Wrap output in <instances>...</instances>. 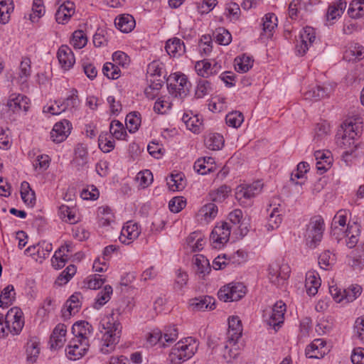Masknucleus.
<instances>
[{"label": "nucleus", "mask_w": 364, "mask_h": 364, "mask_svg": "<svg viewBox=\"0 0 364 364\" xmlns=\"http://www.w3.org/2000/svg\"><path fill=\"white\" fill-rule=\"evenodd\" d=\"M348 14L351 18L364 16V0H353L349 5Z\"/></svg>", "instance_id": "c03bdc74"}, {"label": "nucleus", "mask_w": 364, "mask_h": 364, "mask_svg": "<svg viewBox=\"0 0 364 364\" xmlns=\"http://www.w3.org/2000/svg\"><path fill=\"white\" fill-rule=\"evenodd\" d=\"M40 353V348L38 342L30 341L26 345L27 360L31 363L36 361Z\"/></svg>", "instance_id": "8fccbe9b"}, {"label": "nucleus", "mask_w": 364, "mask_h": 364, "mask_svg": "<svg viewBox=\"0 0 364 364\" xmlns=\"http://www.w3.org/2000/svg\"><path fill=\"white\" fill-rule=\"evenodd\" d=\"M364 58L363 46L354 43L347 49L344 53L343 58L348 61H356Z\"/></svg>", "instance_id": "c756f323"}, {"label": "nucleus", "mask_w": 364, "mask_h": 364, "mask_svg": "<svg viewBox=\"0 0 364 364\" xmlns=\"http://www.w3.org/2000/svg\"><path fill=\"white\" fill-rule=\"evenodd\" d=\"M263 183L260 181L253 182L252 184L247 185L245 187H242L240 190L237 192V198L241 199L252 198L255 196L258 195L262 189Z\"/></svg>", "instance_id": "4be33fe9"}, {"label": "nucleus", "mask_w": 364, "mask_h": 364, "mask_svg": "<svg viewBox=\"0 0 364 364\" xmlns=\"http://www.w3.org/2000/svg\"><path fill=\"white\" fill-rule=\"evenodd\" d=\"M177 329L172 326L166 328L164 333L159 329L154 330L149 333L147 341L151 345H155L157 343L161 342L164 346L166 343H173L177 339Z\"/></svg>", "instance_id": "6e6552de"}, {"label": "nucleus", "mask_w": 364, "mask_h": 364, "mask_svg": "<svg viewBox=\"0 0 364 364\" xmlns=\"http://www.w3.org/2000/svg\"><path fill=\"white\" fill-rule=\"evenodd\" d=\"M140 233V230L137 223H133L129 221L122 228L119 240L122 243H126L127 240H134L138 237Z\"/></svg>", "instance_id": "393cba45"}, {"label": "nucleus", "mask_w": 364, "mask_h": 364, "mask_svg": "<svg viewBox=\"0 0 364 364\" xmlns=\"http://www.w3.org/2000/svg\"><path fill=\"white\" fill-rule=\"evenodd\" d=\"M351 265L358 269H361L364 265V243L359 245L356 248Z\"/></svg>", "instance_id": "bf43d9fd"}, {"label": "nucleus", "mask_w": 364, "mask_h": 364, "mask_svg": "<svg viewBox=\"0 0 364 364\" xmlns=\"http://www.w3.org/2000/svg\"><path fill=\"white\" fill-rule=\"evenodd\" d=\"M165 49L169 55L173 57L181 56L185 51V45L183 41L173 38L166 41Z\"/></svg>", "instance_id": "5701e85b"}, {"label": "nucleus", "mask_w": 364, "mask_h": 364, "mask_svg": "<svg viewBox=\"0 0 364 364\" xmlns=\"http://www.w3.org/2000/svg\"><path fill=\"white\" fill-rule=\"evenodd\" d=\"M348 212L346 210H340L334 216L331 223V236L338 243L342 240L340 235L344 232V228L346 224Z\"/></svg>", "instance_id": "9b49d317"}, {"label": "nucleus", "mask_w": 364, "mask_h": 364, "mask_svg": "<svg viewBox=\"0 0 364 364\" xmlns=\"http://www.w3.org/2000/svg\"><path fill=\"white\" fill-rule=\"evenodd\" d=\"M206 147L213 151L220 150L224 145L223 136L220 134H210L205 139Z\"/></svg>", "instance_id": "c9c22d12"}, {"label": "nucleus", "mask_w": 364, "mask_h": 364, "mask_svg": "<svg viewBox=\"0 0 364 364\" xmlns=\"http://www.w3.org/2000/svg\"><path fill=\"white\" fill-rule=\"evenodd\" d=\"M79 103V99L77 96V91L75 89H73L71 95L68 96L63 103H61L62 110L65 111L68 108H74L77 106Z\"/></svg>", "instance_id": "69168bd1"}, {"label": "nucleus", "mask_w": 364, "mask_h": 364, "mask_svg": "<svg viewBox=\"0 0 364 364\" xmlns=\"http://www.w3.org/2000/svg\"><path fill=\"white\" fill-rule=\"evenodd\" d=\"M362 288L359 285H351L347 289L343 290V299L347 302L354 301L361 294Z\"/></svg>", "instance_id": "6e6d98bb"}, {"label": "nucleus", "mask_w": 364, "mask_h": 364, "mask_svg": "<svg viewBox=\"0 0 364 364\" xmlns=\"http://www.w3.org/2000/svg\"><path fill=\"white\" fill-rule=\"evenodd\" d=\"M68 259V255L64 253V248H59L51 259L52 266L56 269H61L65 265Z\"/></svg>", "instance_id": "09e8293b"}, {"label": "nucleus", "mask_w": 364, "mask_h": 364, "mask_svg": "<svg viewBox=\"0 0 364 364\" xmlns=\"http://www.w3.org/2000/svg\"><path fill=\"white\" fill-rule=\"evenodd\" d=\"M194 264L197 267V274L203 278L211 271L209 260L203 255H196Z\"/></svg>", "instance_id": "f704fd0d"}, {"label": "nucleus", "mask_w": 364, "mask_h": 364, "mask_svg": "<svg viewBox=\"0 0 364 364\" xmlns=\"http://www.w3.org/2000/svg\"><path fill=\"white\" fill-rule=\"evenodd\" d=\"M226 124L232 127H239L244 121L243 114L238 111L228 113L225 117Z\"/></svg>", "instance_id": "5fc2aeb1"}, {"label": "nucleus", "mask_w": 364, "mask_h": 364, "mask_svg": "<svg viewBox=\"0 0 364 364\" xmlns=\"http://www.w3.org/2000/svg\"><path fill=\"white\" fill-rule=\"evenodd\" d=\"M89 347V341L73 338L65 348L66 355L70 360H79L85 355Z\"/></svg>", "instance_id": "0eeeda50"}, {"label": "nucleus", "mask_w": 364, "mask_h": 364, "mask_svg": "<svg viewBox=\"0 0 364 364\" xmlns=\"http://www.w3.org/2000/svg\"><path fill=\"white\" fill-rule=\"evenodd\" d=\"M98 146L103 152H110L114 148L113 136L107 132L101 134L98 138Z\"/></svg>", "instance_id": "58836bf2"}, {"label": "nucleus", "mask_w": 364, "mask_h": 364, "mask_svg": "<svg viewBox=\"0 0 364 364\" xmlns=\"http://www.w3.org/2000/svg\"><path fill=\"white\" fill-rule=\"evenodd\" d=\"M299 41L296 44V48L299 54L304 55L310 46L316 39V33L312 27L306 26L303 29L299 35Z\"/></svg>", "instance_id": "4468645a"}, {"label": "nucleus", "mask_w": 364, "mask_h": 364, "mask_svg": "<svg viewBox=\"0 0 364 364\" xmlns=\"http://www.w3.org/2000/svg\"><path fill=\"white\" fill-rule=\"evenodd\" d=\"M215 300L213 297L205 296L191 300L190 305L193 310L214 309Z\"/></svg>", "instance_id": "cd10ccee"}, {"label": "nucleus", "mask_w": 364, "mask_h": 364, "mask_svg": "<svg viewBox=\"0 0 364 364\" xmlns=\"http://www.w3.org/2000/svg\"><path fill=\"white\" fill-rule=\"evenodd\" d=\"M76 267L73 264H70L66 267L65 270L62 272L60 276L58 277V282L60 285L66 284L75 274Z\"/></svg>", "instance_id": "338daca9"}, {"label": "nucleus", "mask_w": 364, "mask_h": 364, "mask_svg": "<svg viewBox=\"0 0 364 364\" xmlns=\"http://www.w3.org/2000/svg\"><path fill=\"white\" fill-rule=\"evenodd\" d=\"M346 128L343 130L342 136L336 137V144L341 149L345 150L344 153L347 155L353 154L356 148L355 144V136L358 134L355 132L353 124L350 122L345 124Z\"/></svg>", "instance_id": "20e7f679"}, {"label": "nucleus", "mask_w": 364, "mask_h": 364, "mask_svg": "<svg viewBox=\"0 0 364 364\" xmlns=\"http://www.w3.org/2000/svg\"><path fill=\"white\" fill-rule=\"evenodd\" d=\"M253 65V60L251 57L242 55L235 59V68L237 72L246 73Z\"/></svg>", "instance_id": "a19ab883"}, {"label": "nucleus", "mask_w": 364, "mask_h": 364, "mask_svg": "<svg viewBox=\"0 0 364 364\" xmlns=\"http://www.w3.org/2000/svg\"><path fill=\"white\" fill-rule=\"evenodd\" d=\"M45 14V9L42 0H33L32 11L29 14V18L32 22H37Z\"/></svg>", "instance_id": "3c124183"}, {"label": "nucleus", "mask_w": 364, "mask_h": 364, "mask_svg": "<svg viewBox=\"0 0 364 364\" xmlns=\"http://www.w3.org/2000/svg\"><path fill=\"white\" fill-rule=\"evenodd\" d=\"M29 99L21 94L12 93L7 100L6 107L13 113H18L23 110L26 112L29 109Z\"/></svg>", "instance_id": "9d476101"}, {"label": "nucleus", "mask_w": 364, "mask_h": 364, "mask_svg": "<svg viewBox=\"0 0 364 364\" xmlns=\"http://www.w3.org/2000/svg\"><path fill=\"white\" fill-rule=\"evenodd\" d=\"M110 135L117 139H124L127 136V132L124 127L119 121L113 120L109 127Z\"/></svg>", "instance_id": "49530a36"}, {"label": "nucleus", "mask_w": 364, "mask_h": 364, "mask_svg": "<svg viewBox=\"0 0 364 364\" xmlns=\"http://www.w3.org/2000/svg\"><path fill=\"white\" fill-rule=\"evenodd\" d=\"M215 39L219 44L227 46L231 42L232 36L225 28H218L215 33Z\"/></svg>", "instance_id": "774afa93"}, {"label": "nucleus", "mask_w": 364, "mask_h": 364, "mask_svg": "<svg viewBox=\"0 0 364 364\" xmlns=\"http://www.w3.org/2000/svg\"><path fill=\"white\" fill-rule=\"evenodd\" d=\"M324 230V221L320 215L313 217L306 229V243L310 247H315L322 237Z\"/></svg>", "instance_id": "7ed1b4c3"}, {"label": "nucleus", "mask_w": 364, "mask_h": 364, "mask_svg": "<svg viewBox=\"0 0 364 364\" xmlns=\"http://www.w3.org/2000/svg\"><path fill=\"white\" fill-rule=\"evenodd\" d=\"M71 128L72 124L67 119H63V121L55 123L50 132L52 140L56 143L63 141L69 135Z\"/></svg>", "instance_id": "ddd939ff"}, {"label": "nucleus", "mask_w": 364, "mask_h": 364, "mask_svg": "<svg viewBox=\"0 0 364 364\" xmlns=\"http://www.w3.org/2000/svg\"><path fill=\"white\" fill-rule=\"evenodd\" d=\"M242 326L241 321L237 316H232L228 319V329L227 333V343L230 346H235L241 337Z\"/></svg>", "instance_id": "f8f14e48"}, {"label": "nucleus", "mask_w": 364, "mask_h": 364, "mask_svg": "<svg viewBox=\"0 0 364 364\" xmlns=\"http://www.w3.org/2000/svg\"><path fill=\"white\" fill-rule=\"evenodd\" d=\"M99 331L102 334L100 351L103 354H109L115 349L116 345L119 342L121 324L115 321L112 316H105L100 323Z\"/></svg>", "instance_id": "f257e3e1"}, {"label": "nucleus", "mask_w": 364, "mask_h": 364, "mask_svg": "<svg viewBox=\"0 0 364 364\" xmlns=\"http://www.w3.org/2000/svg\"><path fill=\"white\" fill-rule=\"evenodd\" d=\"M196 70L198 75L207 78L210 75H213V73H210L212 71L211 63L208 60H203L198 61L195 65Z\"/></svg>", "instance_id": "864d4df0"}, {"label": "nucleus", "mask_w": 364, "mask_h": 364, "mask_svg": "<svg viewBox=\"0 0 364 364\" xmlns=\"http://www.w3.org/2000/svg\"><path fill=\"white\" fill-rule=\"evenodd\" d=\"M12 0H0V22L6 24L9 19V14L13 9Z\"/></svg>", "instance_id": "603ef678"}, {"label": "nucleus", "mask_w": 364, "mask_h": 364, "mask_svg": "<svg viewBox=\"0 0 364 364\" xmlns=\"http://www.w3.org/2000/svg\"><path fill=\"white\" fill-rule=\"evenodd\" d=\"M191 83L184 74L173 73L167 79V87L175 97L184 98L189 93Z\"/></svg>", "instance_id": "f03ea898"}, {"label": "nucleus", "mask_w": 364, "mask_h": 364, "mask_svg": "<svg viewBox=\"0 0 364 364\" xmlns=\"http://www.w3.org/2000/svg\"><path fill=\"white\" fill-rule=\"evenodd\" d=\"M218 210V206L215 203H210L203 205L200 212L206 220H210L216 217Z\"/></svg>", "instance_id": "e2e57ef3"}, {"label": "nucleus", "mask_w": 364, "mask_h": 364, "mask_svg": "<svg viewBox=\"0 0 364 364\" xmlns=\"http://www.w3.org/2000/svg\"><path fill=\"white\" fill-rule=\"evenodd\" d=\"M346 8V2L343 0H336L328 6L326 14L327 20H334L341 16Z\"/></svg>", "instance_id": "2f4dec72"}, {"label": "nucleus", "mask_w": 364, "mask_h": 364, "mask_svg": "<svg viewBox=\"0 0 364 364\" xmlns=\"http://www.w3.org/2000/svg\"><path fill=\"white\" fill-rule=\"evenodd\" d=\"M57 57L61 67L68 70L75 63V57L72 50L67 46H61L58 49Z\"/></svg>", "instance_id": "a211bd4d"}, {"label": "nucleus", "mask_w": 364, "mask_h": 364, "mask_svg": "<svg viewBox=\"0 0 364 364\" xmlns=\"http://www.w3.org/2000/svg\"><path fill=\"white\" fill-rule=\"evenodd\" d=\"M245 294V287L242 283H230L221 288L218 296L225 302L238 301Z\"/></svg>", "instance_id": "39448f33"}, {"label": "nucleus", "mask_w": 364, "mask_h": 364, "mask_svg": "<svg viewBox=\"0 0 364 364\" xmlns=\"http://www.w3.org/2000/svg\"><path fill=\"white\" fill-rule=\"evenodd\" d=\"M360 233L359 225L356 223H353L352 225L348 224L347 229L344 232L340 235V237L345 238L346 245L349 248L354 247L358 242V237Z\"/></svg>", "instance_id": "6ab92c4d"}, {"label": "nucleus", "mask_w": 364, "mask_h": 364, "mask_svg": "<svg viewBox=\"0 0 364 364\" xmlns=\"http://www.w3.org/2000/svg\"><path fill=\"white\" fill-rule=\"evenodd\" d=\"M135 20L132 15L123 14L114 20V25L117 28L123 33H129L135 27Z\"/></svg>", "instance_id": "b1692460"}, {"label": "nucleus", "mask_w": 364, "mask_h": 364, "mask_svg": "<svg viewBox=\"0 0 364 364\" xmlns=\"http://www.w3.org/2000/svg\"><path fill=\"white\" fill-rule=\"evenodd\" d=\"M328 95V88L321 85H317L305 92L304 97L306 100H314L317 101L325 98Z\"/></svg>", "instance_id": "e433bc0d"}, {"label": "nucleus", "mask_w": 364, "mask_h": 364, "mask_svg": "<svg viewBox=\"0 0 364 364\" xmlns=\"http://www.w3.org/2000/svg\"><path fill=\"white\" fill-rule=\"evenodd\" d=\"M82 297L80 293H74L65 303V310H63V316L64 317L75 314L78 312L81 306L80 299Z\"/></svg>", "instance_id": "bb28decb"}, {"label": "nucleus", "mask_w": 364, "mask_h": 364, "mask_svg": "<svg viewBox=\"0 0 364 364\" xmlns=\"http://www.w3.org/2000/svg\"><path fill=\"white\" fill-rule=\"evenodd\" d=\"M87 43V38L81 30L75 31L73 34L72 43L75 48L80 49Z\"/></svg>", "instance_id": "0e129e2a"}, {"label": "nucleus", "mask_w": 364, "mask_h": 364, "mask_svg": "<svg viewBox=\"0 0 364 364\" xmlns=\"http://www.w3.org/2000/svg\"><path fill=\"white\" fill-rule=\"evenodd\" d=\"M321 286V279L316 276L315 272H309L306 275L305 287L306 292L309 296H314L318 292V289Z\"/></svg>", "instance_id": "c85d7f7f"}, {"label": "nucleus", "mask_w": 364, "mask_h": 364, "mask_svg": "<svg viewBox=\"0 0 364 364\" xmlns=\"http://www.w3.org/2000/svg\"><path fill=\"white\" fill-rule=\"evenodd\" d=\"M262 21L263 31L268 36H271L273 30L277 26V17L273 13H268L264 16Z\"/></svg>", "instance_id": "ea45409f"}, {"label": "nucleus", "mask_w": 364, "mask_h": 364, "mask_svg": "<svg viewBox=\"0 0 364 364\" xmlns=\"http://www.w3.org/2000/svg\"><path fill=\"white\" fill-rule=\"evenodd\" d=\"M290 267L287 264L272 263L269 267L270 282L277 287L283 286L289 277Z\"/></svg>", "instance_id": "423d86ee"}, {"label": "nucleus", "mask_w": 364, "mask_h": 364, "mask_svg": "<svg viewBox=\"0 0 364 364\" xmlns=\"http://www.w3.org/2000/svg\"><path fill=\"white\" fill-rule=\"evenodd\" d=\"M112 291V287L110 285H106L104 289L98 293L95 299V308L99 309L105 304L109 300Z\"/></svg>", "instance_id": "de8ad7c7"}, {"label": "nucleus", "mask_w": 364, "mask_h": 364, "mask_svg": "<svg viewBox=\"0 0 364 364\" xmlns=\"http://www.w3.org/2000/svg\"><path fill=\"white\" fill-rule=\"evenodd\" d=\"M212 90L211 83L205 79L200 80L196 90V97L203 98Z\"/></svg>", "instance_id": "052dcab7"}, {"label": "nucleus", "mask_w": 364, "mask_h": 364, "mask_svg": "<svg viewBox=\"0 0 364 364\" xmlns=\"http://www.w3.org/2000/svg\"><path fill=\"white\" fill-rule=\"evenodd\" d=\"M330 131L329 124L326 122H321L316 124L315 128V135L314 141L316 143L320 144L322 141H324L327 137Z\"/></svg>", "instance_id": "79ce46f5"}, {"label": "nucleus", "mask_w": 364, "mask_h": 364, "mask_svg": "<svg viewBox=\"0 0 364 364\" xmlns=\"http://www.w3.org/2000/svg\"><path fill=\"white\" fill-rule=\"evenodd\" d=\"M67 327L63 323H58L53 331L50 338V348L57 350L62 348L65 342Z\"/></svg>", "instance_id": "2eb2a0df"}, {"label": "nucleus", "mask_w": 364, "mask_h": 364, "mask_svg": "<svg viewBox=\"0 0 364 364\" xmlns=\"http://www.w3.org/2000/svg\"><path fill=\"white\" fill-rule=\"evenodd\" d=\"M278 208H274L272 210L269 218L267 223L265 225V228L268 232L277 229L282 220V218L280 214L278 213Z\"/></svg>", "instance_id": "37998d69"}, {"label": "nucleus", "mask_w": 364, "mask_h": 364, "mask_svg": "<svg viewBox=\"0 0 364 364\" xmlns=\"http://www.w3.org/2000/svg\"><path fill=\"white\" fill-rule=\"evenodd\" d=\"M314 156L316 162V168L321 174L328 170L332 164L333 159L330 151H316Z\"/></svg>", "instance_id": "412c9836"}, {"label": "nucleus", "mask_w": 364, "mask_h": 364, "mask_svg": "<svg viewBox=\"0 0 364 364\" xmlns=\"http://www.w3.org/2000/svg\"><path fill=\"white\" fill-rule=\"evenodd\" d=\"M141 124L140 114L137 112H130L126 117V126L130 133L136 132Z\"/></svg>", "instance_id": "a18cd8bd"}, {"label": "nucleus", "mask_w": 364, "mask_h": 364, "mask_svg": "<svg viewBox=\"0 0 364 364\" xmlns=\"http://www.w3.org/2000/svg\"><path fill=\"white\" fill-rule=\"evenodd\" d=\"M230 227L226 222H222L215 226L210 236V240L215 248L220 247L230 238Z\"/></svg>", "instance_id": "1a4fd4ad"}, {"label": "nucleus", "mask_w": 364, "mask_h": 364, "mask_svg": "<svg viewBox=\"0 0 364 364\" xmlns=\"http://www.w3.org/2000/svg\"><path fill=\"white\" fill-rule=\"evenodd\" d=\"M23 320V312L17 307L11 308L5 316L6 328L10 329L11 321Z\"/></svg>", "instance_id": "680f3d73"}, {"label": "nucleus", "mask_w": 364, "mask_h": 364, "mask_svg": "<svg viewBox=\"0 0 364 364\" xmlns=\"http://www.w3.org/2000/svg\"><path fill=\"white\" fill-rule=\"evenodd\" d=\"M285 312L286 304L282 301L276 302L272 308V314L267 321L268 324L273 326L276 330V327H279L282 323H283Z\"/></svg>", "instance_id": "f3484780"}, {"label": "nucleus", "mask_w": 364, "mask_h": 364, "mask_svg": "<svg viewBox=\"0 0 364 364\" xmlns=\"http://www.w3.org/2000/svg\"><path fill=\"white\" fill-rule=\"evenodd\" d=\"M72 333L75 338L90 341V337L93 333V328L87 321H80L73 325Z\"/></svg>", "instance_id": "dca6fc26"}, {"label": "nucleus", "mask_w": 364, "mask_h": 364, "mask_svg": "<svg viewBox=\"0 0 364 364\" xmlns=\"http://www.w3.org/2000/svg\"><path fill=\"white\" fill-rule=\"evenodd\" d=\"M178 350L182 353L183 359L185 360H188L196 353L198 349V343L196 340L188 338L185 341H181L178 342L176 344Z\"/></svg>", "instance_id": "aec40b11"}, {"label": "nucleus", "mask_w": 364, "mask_h": 364, "mask_svg": "<svg viewBox=\"0 0 364 364\" xmlns=\"http://www.w3.org/2000/svg\"><path fill=\"white\" fill-rule=\"evenodd\" d=\"M21 196L23 203L28 206L33 207L36 203L35 192L31 188L28 182L23 181L21 186Z\"/></svg>", "instance_id": "72a5a7b5"}, {"label": "nucleus", "mask_w": 364, "mask_h": 364, "mask_svg": "<svg viewBox=\"0 0 364 364\" xmlns=\"http://www.w3.org/2000/svg\"><path fill=\"white\" fill-rule=\"evenodd\" d=\"M14 287L12 284L6 286L1 291L0 296V307H8L12 304L15 299Z\"/></svg>", "instance_id": "4c0bfd02"}, {"label": "nucleus", "mask_w": 364, "mask_h": 364, "mask_svg": "<svg viewBox=\"0 0 364 364\" xmlns=\"http://www.w3.org/2000/svg\"><path fill=\"white\" fill-rule=\"evenodd\" d=\"M60 218L65 222L74 224L77 222L75 210L73 208L62 205L60 207Z\"/></svg>", "instance_id": "13d9d810"}, {"label": "nucleus", "mask_w": 364, "mask_h": 364, "mask_svg": "<svg viewBox=\"0 0 364 364\" xmlns=\"http://www.w3.org/2000/svg\"><path fill=\"white\" fill-rule=\"evenodd\" d=\"M103 74L109 79L117 80L120 77V69L112 63H106L102 68Z\"/></svg>", "instance_id": "4d7b16f0"}, {"label": "nucleus", "mask_w": 364, "mask_h": 364, "mask_svg": "<svg viewBox=\"0 0 364 364\" xmlns=\"http://www.w3.org/2000/svg\"><path fill=\"white\" fill-rule=\"evenodd\" d=\"M74 14V4L70 1L65 2L59 6L55 13V19L58 23L64 24Z\"/></svg>", "instance_id": "a878e982"}, {"label": "nucleus", "mask_w": 364, "mask_h": 364, "mask_svg": "<svg viewBox=\"0 0 364 364\" xmlns=\"http://www.w3.org/2000/svg\"><path fill=\"white\" fill-rule=\"evenodd\" d=\"M215 160L212 157L198 159L194 164V169L200 174L204 175L213 170Z\"/></svg>", "instance_id": "7c9ffc66"}, {"label": "nucleus", "mask_w": 364, "mask_h": 364, "mask_svg": "<svg viewBox=\"0 0 364 364\" xmlns=\"http://www.w3.org/2000/svg\"><path fill=\"white\" fill-rule=\"evenodd\" d=\"M167 185L171 191H180L186 187V180L183 173H171L167 181Z\"/></svg>", "instance_id": "473e14b6"}]
</instances>
